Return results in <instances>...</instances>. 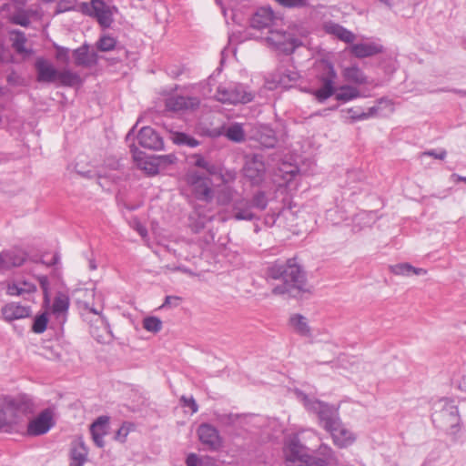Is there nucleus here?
<instances>
[{
    "instance_id": "nucleus-1",
    "label": "nucleus",
    "mask_w": 466,
    "mask_h": 466,
    "mask_svg": "<svg viewBox=\"0 0 466 466\" xmlns=\"http://www.w3.org/2000/svg\"><path fill=\"white\" fill-rule=\"evenodd\" d=\"M265 279L268 283L274 280L279 281L271 290L275 296L298 299L305 293L311 292L306 272L297 262L296 258L277 259L269 263L265 270Z\"/></svg>"
},
{
    "instance_id": "nucleus-2",
    "label": "nucleus",
    "mask_w": 466,
    "mask_h": 466,
    "mask_svg": "<svg viewBox=\"0 0 466 466\" xmlns=\"http://www.w3.org/2000/svg\"><path fill=\"white\" fill-rule=\"evenodd\" d=\"M36 404L32 396L22 393L0 398V431L18 424L24 416L33 414Z\"/></svg>"
},
{
    "instance_id": "nucleus-3",
    "label": "nucleus",
    "mask_w": 466,
    "mask_h": 466,
    "mask_svg": "<svg viewBox=\"0 0 466 466\" xmlns=\"http://www.w3.org/2000/svg\"><path fill=\"white\" fill-rule=\"evenodd\" d=\"M185 181L198 200L207 203L213 200L215 197L213 181L208 176L198 170H189L185 176Z\"/></svg>"
},
{
    "instance_id": "nucleus-4",
    "label": "nucleus",
    "mask_w": 466,
    "mask_h": 466,
    "mask_svg": "<svg viewBox=\"0 0 466 466\" xmlns=\"http://www.w3.org/2000/svg\"><path fill=\"white\" fill-rule=\"evenodd\" d=\"M305 408L318 416L319 425L327 431L340 420L338 409L316 399L303 396Z\"/></svg>"
},
{
    "instance_id": "nucleus-5",
    "label": "nucleus",
    "mask_w": 466,
    "mask_h": 466,
    "mask_svg": "<svg viewBox=\"0 0 466 466\" xmlns=\"http://www.w3.org/2000/svg\"><path fill=\"white\" fill-rule=\"evenodd\" d=\"M215 96L218 101L231 105L247 104L254 98L252 93L247 91L246 86L238 83L219 85Z\"/></svg>"
},
{
    "instance_id": "nucleus-6",
    "label": "nucleus",
    "mask_w": 466,
    "mask_h": 466,
    "mask_svg": "<svg viewBox=\"0 0 466 466\" xmlns=\"http://www.w3.org/2000/svg\"><path fill=\"white\" fill-rule=\"evenodd\" d=\"M80 11L86 15L95 17L103 28H109L114 22L113 15L117 9L106 5L103 0H91V3H81Z\"/></svg>"
},
{
    "instance_id": "nucleus-7",
    "label": "nucleus",
    "mask_w": 466,
    "mask_h": 466,
    "mask_svg": "<svg viewBox=\"0 0 466 466\" xmlns=\"http://www.w3.org/2000/svg\"><path fill=\"white\" fill-rule=\"evenodd\" d=\"M440 404L441 409L435 410L431 415L433 423H438L441 428L450 429L455 433L460 424L458 407L448 400H440Z\"/></svg>"
},
{
    "instance_id": "nucleus-8",
    "label": "nucleus",
    "mask_w": 466,
    "mask_h": 466,
    "mask_svg": "<svg viewBox=\"0 0 466 466\" xmlns=\"http://www.w3.org/2000/svg\"><path fill=\"white\" fill-rule=\"evenodd\" d=\"M267 40L276 50L285 55L292 54L299 46H302L301 40L288 31H270Z\"/></svg>"
},
{
    "instance_id": "nucleus-9",
    "label": "nucleus",
    "mask_w": 466,
    "mask_h": 466,
    "mask_svg": "<svg viewBox=\"0 0 466 466\" xmlns=\"http://www.w3.org/2000/svg\"><path fill=\"white\" fill-rule=\"evenodd\" d=\"M55 412L51 408L43 410L35 418L31 420L26 428V434L31 437L47 433L56 424Z\"/></svg>"
},
{
    "instance_id": "nucleus-10",
    "label": "nucleus",
    "mask_w": 466,
    "mask_h": 466,
    "mask_svg": "<svg viewBox=\"0 0 466 466\" xmlns=\"http://www.w3.org/2000/svg\"><path fill=\"white\" fill-rule=\"evenodd\" d=\"M338 459L327 444L319 445L315 455L307 454L299 466H336Z\"/></svg>"
},
{
    "instance_id": "nucleus-11",
    "label": "nucleus",
    "mask_w": 466,
    "mask_h": 466,
    "mask_svg": "<svg viewBox=\"0 0 466 466\" xmlns=\"http://www.w3.org/2000/svg\"><path fill=\"white\" fill-rule=\"evenodd\" d=\"M283 453L288 461L300 464L308 454V448L301 443L299 434H290L285 438Z\"/></svg>"
},
{
    "instance_id": "nucleus-12",
    "label": "nucleus",
    "mask_w": 466,
    "mask_h": 466,
    "mask_svg": "<svg viewBox=\"0 0 466 466\" xmlns=\"http://www.w3.org/2000/svg\"><path fill=\"white\" fill-rule=\"evenodd\" d=\"M243 173L252 185H258L264 180L266 167L263 157L254 154L248 158L243 167Z\"/></svg>"
},
{
    "instance_id": "nucleus-13",
    "label": "nucleus",
    "mask_w": 466,
    "mask_h": 466,
    "mask_svg": "<svg viewBox=\"0 0 466 466\" xmlns=\"http://www.w3.org/2000/svg\"><path fill=\"white\" fill-rule=\"evenodd\" d=\"M197 432L200 442L205 445L208 451H217L222 447V438L217 428L213 425L202 423L198 426Z\"/></svg>"
},
{
    "instance_id": "nucleus-14",
    "label": "nucleus",
    "mask_w": 466,
    "mask_h": 466,
    "mask_svg": "<svg viewBox=\"0 0 466 466\" xmlns=\"http://www.w3.org/2000/svg\"><path fill=\"white\" fill-rule=\"evenodd\" d=\"M328 432L330 434L333 443L340 449L351 446L356 441L355 433L348 429L341 420L330 428Z\"/></svg>"
},
{
    "instance_id": "nucleus-15",
    "label": "nucleus",
    "mask_w": 466,
    "mask_h": 466,
    "mask_svg": "<svg viewBox=\"0 0 466 466\" xmlns=\"http://www.w3.org/2000/svg\"><path fill=\"white\" fill-rule=\"evenodd\" d=\"M137 140L139 145L147 149L160 150L164 147L162 137L150 127H144L139 130Z\"/></svg>"
},
{
    "instance_id": "nucleus-16",
    "label": "nucleus",
    "mask_w": 466,
    "mask_h": 466,
    "mask_svg": "<svg viewBox=\"0 0 466 466\" xmlns=\"http://www.w3.org/2000/svg\"><path fill=\"white\" fill-rule=\"evenodd\" d=\"M35 68L39 83H55L57 80L58 70L46 58L37 57L35 62Z\"/></svg>"
},
{
    "instance_id": "nucleus-17",
    "label": "nucleus",
    "mask_w": 466,
    "mask_h": 466,
    "mask_svg": "<svg viewBox=\"0 0 466 466\" xmlns=\"http://www.w3.org/2000/svg\"><path fill=\"white\" fill-rule=\"evenodd\" d=\"M199 104L200 100L197 96H172L166 99L167 109L173 112L195 109Z\"/></svg>"
},
{
    "instance_id": "nucleus-18",
    "label": "nucleus",
    "mask_w": 466,
    "mask_h": 466,
    "mask_svg": "<svg viewBox=\"0 0 466 466\" xmlns=\"http://www.w3.org/2000/svg\"><path fill=\"white\" fill-rule=\"evenodd\" d=\"M232 218L235 220L252 221L259 218L258 216H257L254 212L248 198H240L234 200L232 205Z\"/></svg>"
},
{
    "instance_id": "nucleus-19",
    "label": "nucleus",
    "mask_w": 466,
    "mask_h": 466,
    "mask_svg": "<svg viewBox=\"0 0 466 466\" xmlns=\"http://www.w3.org/2000/svg\"><path fill=\"white\" fill-rule=\"evenodd\" d=\"M384 47L377 42H362L352 44L350 53L357 58H365L382 53Z\"/></svg>"
},
{
    "instance_id": "nucleus-20",
    "label": "nucleus",
    "mask_w": 466,
    "mask_h": 466,
    "mask_svg": "<svg viewBox=\"0 0 466 466\" xmlns=\"http://www.w3.org/2000/svg\"><path fill=\"white\" fill-rule=\"evenodd\" d=\"M75 65L76 66L91 67L98 62V56L96 52H89V46L84 44L73 51Z\"/></svg>"
},
{
    "instance_id": "nucleus-21",
    "label": "nucleus",
    "mask_w": 466,
    "mask_h": 466,
    "mask_svg": "<svg viewBox=\"0 0 466 466\" xmlns=\"http://www.w3.org/2000/svg\"><path fill=\"white\" fill-rule=\"evenodd\" d=\"M130 151L133 153V157L137 163V167L148 176H155L158 174L159 167L155 157H142V152L138 151L135 145L130 146Z\"/></svg>"
},
{
    "instance_id": "nucleus-22",
    "label": "nucleus",
    "mask_w": 466,
    "mask_h": 466,
    "mask_svg": "<svg viewBox=\"0 0 466 466\" xmlns=\"http://www.w3.org/2000/svg\"><path fill=\"white\" fill-rule=\"evenodd\" d=\"M108 424V416H99L90 425V433L92 439L98 448H103L105 446L104 437L107 433Z\"/></svg>"
},
{
    "instance_id": "nucleus-23",
    "label": "nucleus",
    "mask_w": 466,
    "mask_h": 466,
    "mask_svg": "<svg viewBox=\"0 0 466 466\" xmlns=\"http://www.w3.org/2000/svg\"><path fill=\"white\" fill-rule=\"evenodd\" d=\"M88 450L82 437H77L70 449L69 466H83L87 461Z\"/></svg>"
},
{
    "instance_id": "nucleus-24",
    "label": "nucleus",
    "mask_w": 466,
    "mask_h": 466,
    "mask_svg": "<svg viewBox=\"0 0 466 466\" xmlns=\"http://www.w3.org/2000/svg\"><path fill=\"white\" fill-rule=\"evenodd\" d=\"M274 17L270 7H259L250 18V26L258 30L267 28L273 23Z\"/></svg>"
},
{
    "instance_id": "nucleus-25",
    "label": "nucleus",
    "mask_w": 466,
    "mask_h": 466,
    "mask_svg": "<svg viewBox=\"0 0 466 466\" xmlns=\"http://www.w3.org/2000/svg\"><path fill=\"white\" fill-rule=\"evenodd\" d=\"M4 319L11 322L15 319H24L30 315V307L23 306L19 303L11 302L5 305L1 309Z\"/></svg>"
},
{
    "instance_id": "nucleus-26",
    "label": "nucleus",
    "mask_w": 466,
    "mask_h": 466,
    "mask_svg": "<svg viewBox=\"0 0 466 466\" xmlns=\"http://www.w3.org/2000/svg\"><path fill=\"white\" fill-rule=\"evenodd\" d=\"M324 28L326 33L335 35L340 41L348 44L353 43L356 38L355 35L351 31L334 22L326 23Z\"/></svg>"
},
{
    "instance_id": "nucleus-27",
    "label": "nucleus",
    "mask_w": 466,
    "mask_h": 466,
    "mask_svg": "<svg viewBox=\"0 0 466 466\" xmlns=\"http://www.w3.org/2000/svg\"><path fill=\"white\" fill-rule=\"evenodd\" d=\"M320 87L313 93L319 102H324L332 96L337 88L335 86L336 79L333 78H318Z\"/></svg>"
},
{
    "instance_id": "nucleus-28",
    "label": "nucleus",
    "mask_w": 466,
    "mask_h": 466,
    "mask_svg": "<svg viewBox=\"0 0 466 466\" xmlns=\"http://www.w3.org/2000/svg\"><path fill=\"white\" fill-rule=\"evenodd\" d=\"M379 110L380 107L378 106H370L367 111H364L360 106H353L348 108L346 112L350 114V123H355L376 116Z\"/></svg>"
},
{
    "instance_id": "nucleus-29",
    "label": "nucleus",
    "mask_w": 466,
    "mask_h": 466,
    "mask_svg": "<svg viewBox=\"0 0 466 466\" xmlns=\"http://www.w3.org/2000/svg\"><path fill=\"white\" fill-rule=\"evenodd\" d=\"M5 268L22 266L26 260V254L20 249L4 250Z\"/></svg>"
},
{
    "instance_id": "nucleus-30",
    "label": "nucleus",
    "mask_w": 466,
    "mask_h": 466,
    "mask_svg": "<svg viewBox=\"0 0 466 466\" xmlns=\"http://www.w3.org/2000/svg\"><path fill=\"white\" fill-rule=\"evenodd\" d=\"M341 74L344 80L350 83L364 85L368 82L364 72L357 65L344 67Z\"/></svg>"
},
{
    "instance_id": "nucleus-31",
    "label": "nucleus",
    "mask_w": 466,
    "mask_h": 466,
    "mask_svg": "<svg viewBox=\"0 0 466 466\" xmlns=\"http://www.w3.org/2000/svg\"><path fill=\"white\" fill-rule=\"evenodd\" d=\"M257 140L266 148H273L278 143L275 131L267 126L260 127L257 133Z\"/></svg>"
},
{
    "instance_id": "nucleus-32",
    "label": "nucleus",
    "mask_w": 466,
    "mask_h": 466,
    "mask_svg": "<svg viewBox=\"0 0 466 466\" xmlns=\"http://www.w3.org/2000/svg\"><path fill=\"white\" fill-rule=\"evenodd\" d=\"M36 290V287L30 281L17 280L9 284L7 287V293L12 296H21L24 294H31Z\"/></svg>"
},
{
    "instance_id": "nucleus-33",
    "label": "nucleus",
    "mask_w": 466,
    "mask_h": 466,
    "mask_svg": "<svg viewBox=\"0 0 466 466\" xmlns=\"http://www.w3.org/2000/svg\"><path fill=\"white\" fill-rule=\"evenodd\" d=\"M390 270L394 275L410 276V275H425L426 269L421 268H415L410 263H399L390 266Z\"/></svg>"
},
{
    "instance_id": "nucleus-34",
    "label": "nucleus",
    "mask_w": 466,
    "mask_h": 466,
    "mask_svg": "<svg viewBox=\"0 0 466 466\" xmlns=\"http://www.w3.org/2000/svg\"><path fill=\"white\" fill-rule=\"evenodd\" d=\"M69 298L64 293H58L54 299L52 305V312L56 318L64 317L69 308Z\"/></svg>"
},
{
    "instance_id": "nucleus-35",
    "label": "nucleus",
    "mask_w": 466,
    "mask_h": 466,
    "mask_svg": "<svg viewBox=\"0 0 466 466\" xmlns=\"http://www.w3.org/2000/svg\"><path fill=\"white\" fill-rule=\"evenodd\" d=\"M289 322L300 336L311 337V329L304 316L300 314H294L290 317Z\"/></svg>"
},
{
    "instance_id": "nucleus-36",
    "label": "nucleus",
    "mask_w": 466,
    "mask_h": 466,
    "mask_svg": "<svg viewBox=\"0 0 466 466\" xmlns=\"http://www.w3.org/2000/svg\"><path fill=\"white\" fill-rule=\"evenodd\" d=\"M339 92H335V99L341 102H349L360 96V93L357 87L350 85H344L339 87Z\"/></svg>"
},
{
    "instance_id": "nucleus-37",
    "label": "nucleus",
    "mask_w": 466,
    "mask_h": 466,
    "mask_svg": "<svg viewBox=\"0 0 466 466\" xmlns=\"http://www.w3.org/2000/svg\"><path fill=\"white\" fill-rule=\"evenodd\" d=\"M60 85L65 86H74L81 84L82 80L80 76L69 69L58 71L57 80Z\"/></svg>"
},
{
    "instance_id": "nucleus-38",
    "label": "nucleus",
    "mask_w": 466,
    "mask_h": 466,
    "mask_svg": "<svg viewBox=\"0 0 466 466\" xmlns=\"http://www.w3.org/2000/svg\"><path fill=\"white\" fill-rule=\"evenodd\" d=\"M318 75L317 78H333L337 79L338 75L331 62L328 60H321L317 65Z\"/></svg>"
},
{
    "instance_id": "nucleus-39",
    "label": "nucleus",
    "mask_w": 466,
    "mask_h": 466,
    "mask_svg": "<svg viewBox=\"0 0 466 466\" xmlns=\"http://www.w3.org/2000/svg\"><path fill=\"white\" fill-rule=\"evenodd\" d=\"M226 137L233 142L241 143L245 141V131L239 123L230 125L225 131Z\"/></svg>"
},
{
    "instance_id": "nucleus-40",
    "label": "nucleus",
    "mask_w": 466,
    "mask_h": 466,
    "mask_svg": "<svg viewBox=\"0 0 466 466\" xmlns=\"http://www.w3.org/2000/svg\"><path fill=\"white\" fill-rule=\"evenodd\" d=\"M237 190L231 186H222L217 193V202L221 206H227L233 201Z\"/></svg>"
},
{
    "instance_id": "nucleus-41",
    "label": "nucleus",
    "mask_w": 466,
    "mask_h": 466,
    "mask_svg": "<svg viewBox=\"0 0 466 466\" xmlns=\"http://www.w3.org/2000/svg\"><path fill=\"white\" fill-rule=\"evenodd\" d=\"M10 21L15 25L27 27L30 25L29 11L23 8H16L10 15Z\"/></svg>"
},
{
    "instance_id": "nucleus-42",
    "label": "nucleus",
    "mask_w": 466,
    "mask_h": 466,
    "mask_svg": "<svg viewBox=\"0 0 466 466\" xmlns=\"http://www.w3.org/2000/svg\"><path fill=\"white\" fill-rule=\"evenodd\" d=\"M117 46V41L115 37L109 35H104L100 36L96 44V47L100 52H108L116 49Z\"/></svg>"
},
{
    "instance_id": "nucleus-43",
    "label": "nucleus",
    "mask_w": 466,
    "mask_h": 466,
    "mask_svg": "<svg viewBox=\"0 0 466 466\" xmlns=\"http://www.w3.org/2000/svg\"><path fill=\"white\" fill-rule=\"evenodd\" d=\"M172 140L177 145L187 146L189 147H196L199 145V142L196 138L182 132L174 133Z\"/></svg>"
},
{
    "instance_id": "nucleus-44",
    "label": "nucleus",
    "mask_w": 466,
    "mask_h": 466,
    "mask_svg": "<svg viewBox=\"0 0 466 466\" xmlns=\"http://www.w3.org/2000/svg\"><path fill=\"white\" fill-rule=\"evenodd\" d=\"M249 200L253 209H258L259 211L265 210L268 204V198L263 191H258Z\"/></svg>"
},
{
    "instance_id": "nucleus-45",
    "label": "nucleus",
    "mask_w": 466,
    "mask_h": 466,
    "mask_svg": "<svg viewBox=\"0 0 466 466\" xmlns=\"http://www.w3.org/2000/svg\"><path fill=\"white\" fill-rule=\"evenodd\" d=\"M143 328L153 333H157L162 329V321L157 317H147L143 320Z\"/></svg>"
},
{
    "instance_id": "nucleus-46",
    "label": "nucleus",
    "mask_w": 466,
    "mask_h": 466,
    "mask_svg": "<svg viewBox=\"0 0 466 466\" xmlns=\"http://www.w3.org/2000/svg\"><path fill=\"white\" fill-rule=\"evenodd\" d=\"M47 322L46 313L37 315L34 319L32 330L37 334L43 333L46 329Z\"/></svg>"
},
{
    "instance_id": "nucleus-47",
    "label": "nucleus",
    "mask_w": 466,
    "mask_h": 466,
    "mask_svg": "<svg viewBox=\"0 0 466 466\" xmlns=\"http://www.w3.org/2000/svg\"><path fill=\"white\" fill-rule=\"evenodd\" d=\"M133 429L134 425L132 423L125 421L116 432L115 439L117 441L125 442L127 435Z\"/></svg>"
},
{
    "instance_id": "nucleus-48",
    "label": "nucleus",
    "mask_w": 466,
    "mask_h": 466,
    "mask_svg": "<svg viewBox=\"0 0 466 466\" xmlns=\"http://www.w3.org/2000/svg\"><path fill=\"white\" fill-rule=\"evenodd\" d=\"M280 5L288 8H300L308 5V0H276Z\"/></svg>"
},
{
    "instance_id": "nucleus-49",
    "label": "nucleus",
    "mask_w": 466,
    "mask_h": 466,
    "mask_svg": "<svg viewBox=\"0 0 466 466\" xmlns=\"http://www.w3.org/2000/svg\"><path fill=\"white\" fill-rule=\"evenodd\" d=\"M155 158L157 162L158 167L174 164L177 159L174 154L157 156Z\"/></svg>"
},
{
    "instance_id": "nucleus-50",
    "label": "nucleus",
    "mask_w": 466,
    "mask_h": 466,
    "mask_svg": "<svg viewBox=\"0 0 466 466\" xmlns=\"http://www.w3.org/2000/svg\"><path fill=\"white\" fill-rule=\"evenodd\" d=\"M56 50V58L65 64L69 63V48L55 45Z\"/></svg>"
},
{
    "instance_id": "nucleus-51",
    "label": "nucleus",
    "mask_w": 466,
    "mask_h": 466,
    "mask_svg": "<svg viewBox=\"0 0 466 466\" xmlns=\"http://www.w3.org/2000/svg\"><path fill=\"white\" fill-rule=\"evenodd\" d=\"M220 178L223 186H230L229 184L234 182L236 179V172L233 170H227L220 174Z\"/></svg>"
},
{
    "instance_id": "nucleus-52",
    "label": "nucleus",
    "mask_w": 466,
    "mask_h": 466,
    "mask_svg": "<svg viewBox=\"0 0 466 466\" xmlns=\"http://www.w3.org/2000/svg\"><path fill=\"white\" fill-rule=\"evenodd\" d=\"M25 42H26V39H25L24 33L17 32V37L14 42L15 48L20 53L24 52Z\"/></svg>"
},
{
    "instance_id": "nucleus-53",
    "label": "nucleus",
    "mask_w": 466,
    "mask_h": 466,
    "mask_svg": "<svg viewBox=\"0 0 466 466\" xmlns=\"http://www.w3.org/2000/svg\"><path fill=\"white\" fill-rule=\"evenodd\" d=\"M180 400L184 407H188L191 409L192 413H195L198 411V406L196 400L192 397L187 398V397L183 396Z\"/></svg>"
},
{
    "instance_id": "nucleus-54",
    "label": "nucleus",
    "mask_w": 466,
    "mask_h": 466,
    "mask_svg": "<svg viewBox=\"0 0 466 466\" xmlns=\"http://www.w3.org/2000/svg\"><path fill=\"white\" fill-rule=\"evenodd\" d=\"M423 156L432 157L436 159L443 160L447 156V151L445 149H440L438 152L436 150H428L422 153Z\"/></svg>"
},
{
    "instance_id": "nucleus-55",
    "label": "nucleus",
    "mask_w": 466,
    "mask_h": 466,
    "mask_svg": "<svg viewBox=\"0 0 466 466\" xmlns=\"http://www.w3.org/2000/svg\"><path fill=\"white\" fill-rule=\"evenodd\" d=\"M181 299L177 296H167L165 298L164 303L161 305V309L167 308V307H177L178 306L179 301Z\"/></svg>"
},
{
    "instance_id": "nucleus-56",
    "label": "nucleus",
    "mask_w": 466,
    "mask_h": 466,
    "mask_svg": "<svg viewBox=\"0 0 466 466\" xmlns=\"http://www.w3.org/2000/svg\"><path fill=\"white\" fill-rule=\"evenodd\" d=\"M37 279H38V282H39L40 287L43 289L44 293L46 294L48 289H49V286H50V282H49L48 277L45 276V275H42V276H39L37 278Z\"/></svg>"
},
{
    "instance_id": "nucleus-57",
    "label": "nucleus",
    "mask_w": 466,
    "mask_h": 466,
    "mask_svg": "<svg viewBox=\"0 0 466 466\" xmlns=\"http://www.w3.org/2000/svg\"><path fill=\"white\" fill-rule=\"evenodd\" d=\"M199 463V458L195 453H190L186 459L187 466H198Z\"/></svg>"
},
{
    "instance_id": "nucleus-58",
    "label": "nucleus",
    "mask_w": 466,
    "mask_h": 466,
    "mask_svg": "<svg viewBox=\"0 0 466 466\" xmlns=\"http://www.w3.org/2000/svg\"><path fill=\"white\" fill-rule=\"evenodd\" d=\"M285 77H287L289 81L295 82L299 78V74L294 71H289L288 74H284L283 76L280 77V82L285 83Z\"/></svg>"
},
{
    "instance_id": "nucleus-59",
    "label": "nucleus",
    "mask_w": 466,
    "mask_h": 466,
    "mask_svg": "<svg viewBox=\"0 0 466 466\" xmlns=\"http://www.w3.org/2000/svg\"><path fill=\"white\" fill-rule=\"evenodd\" d=\"M209 164H210V162L206 160L203 157H198L195 162L196 167H201L205 170H206V168H208L209 167Z\"/></svg>"
},
{
    "instance_id": "nucleus-60",
    "label": "nucleus",
    "mask_w": 466,
    "mask_h": 466,
    "mask_svg": "<svg viewBox=\"0 0 466 466\" xmlns=\"http://www.w3.org/2000/svg\"><path fill=\"white\" fill-rule=\"evenodd\" d=\"M206 170L210 175L217 174V167L211 163L209 164V167L208 168H206Z\"/></svg>"
},
{
    "instance_id": "nucleus-61",
    "label": "nucleus",
    "mask_w": 466,
    "mask_h": 466,
    "mask_svg": "<svg viewBox=\"0 0 466 466\" xmlns=\"http://www.w3.org/2000/svg\"><path fill=\"white\" fill-rule=\"evenodd\" d=\"M86 309L96 315L100 316V314H101V310H98L93 307H90L87 303L86 304Z\"/></svg>"
},
{
    "instance_id": "nucleus-62",
    "label": "nucleus",
    "mask_w": 466,
    "mask_h": 466,
    "mask_svg": "<svg viewBox=\"0 0 466 466\" xmlns=\"http://www.w3.org/2000/svg\"><path fill=\"white\" fill-rule=\"evenodd\" d=\"M459 388L461 390L466 393V377L461 380L460 382Z\"/></svg>"
},
{
    "instance_id": "nucleus-63",
    "label": "nucleus",
    "mask_w": 466,
    "mask_h": 466,
    "mask_svg": "<svg viewBox=\"0 0 466 466\" xmlns=\"http://www.w3.org/2000/svg\"><path fill=\"white\" fill-rule=\"evenodd\" d=\"M16 77V75L15 72L11 73L10 75H8L7 76V82L10 83V84H13L15 83V78Z\"/></svg>"
},
{
    "instance_id": "nucleus-64",
    "label": "nucleus",
    "mask_w": 466,
    "mask_h": 466,
    "mask_svg": "<svg viewBox=\"0 0 466 466\" xmlns=\"http://www.w3.org/2000/svg\"><path fill=\"white\" fill-rule=\"evenodd\" d=\"M451 177L455 178L456 181H464L466 182V177H461L457 174H452Z\"/></svg>"
}]
</instances>
